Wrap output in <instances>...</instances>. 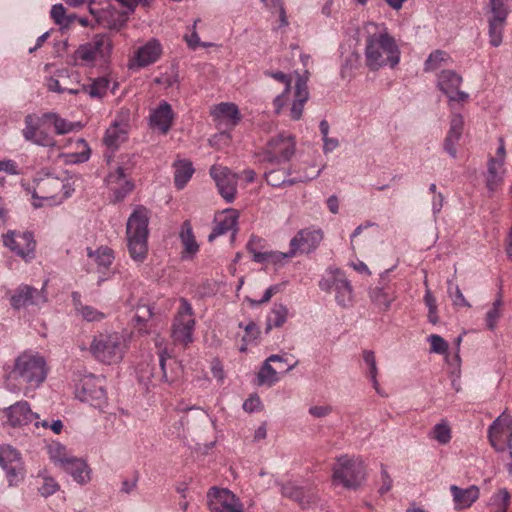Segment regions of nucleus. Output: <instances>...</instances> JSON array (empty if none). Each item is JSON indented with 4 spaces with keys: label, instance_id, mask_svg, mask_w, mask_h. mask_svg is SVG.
Listing matches in <instances>:
<instances>
[{
    "label": "nucleus",
    "instance_id": "f257e3e1",
    "mask_svg": "<svg viewBox=\"0 0 512 512\" xmlns=\"http://www.w3.org/2000/svg\"><path fill=\"white\" fill-rule=\"evenodd\" d=\"M400 57L398 42L384 23L370 22L364 26V58L369 70L395 68Z\"/></svg>",
    "mask_w": 512,
    "mask_h": 512
},
{
    "label": "nucleus",
    "instance_id": "f03ea898",
    "mask_svg": "<svg viewBox=\"0 0 512 512\" xmlns=\"http://www.w3.org/2000/svg\"><path fill=\"white\" fill-rule=\"evenodd\" d=\"M3 373L4 385L15 392L24 386V394L39 388L46 380L48 367L44 357L38 353L24 351L19 354L12 365H5Z\"/></svg>",
    "mask_w": 512,
    "mask_h": 512
},
{
    "label": "nucleus",
    "instance_id": "7ed1b4c3",
    "mask_svg": "<svg viewBox=\"0 0 512 512\" xmlns=\"http://www.w3.org/2000/svg\"><path fill=\"white\" fill-rule=\"evenodd\" d=\"M269 75L285 85L283 92L275 97L273 101L275 113L281 114L283 108L288 105L290 119L293 121L300 120L303 115L304 105L309 99L308 76H299L294 87H292L290 75L283 72H273Z\"/></svg>",
    "mask_w": 512,
    "mask_h": 512
},
{
    "label": "nucleus",
    "instance_id": "20e7f679",
    "mask_svg": "<svg viewBox=\"0 0 512 512\" xmlns=\"http://www.w3.org/2000/svg\"><path fill=\"white\" fill-rule=\"evenodd\" d=\"M149 221L150 211L137 205L126 222L127 249L136 264H142L148 256Z\"/></svg>",
    "mask_w": 512,
    "mask_h": 512
},
{
    "label": "nucleus",
    "instance_id": "39448f33",
    "mask_svg": "<svg viewBox=\"0 0 512 512\" xmlns=\"http://www.w3.org/2000/svg\"><path fill=\"white\" fill-rule=\"evenodd\" d=\"M114 44L107 34H97L71 54V64L77 67H106L111 62Z\"/></svg>",
    "mask_w": 512,
    "mask_h": 512
},
{
    "label": "nucleus",
    "instance_id": "423d86ee",
    "mask_svg": "<svg viewBox=\"0 0 512 512\" xmlns=\"http://www.w3.org/2000/svg\"><path fill=\"white\" fill-rule=\"evenodd\" d=\"M128 349V340L120 332L103 331L93 336L89 352L104 365H117L122 362Z\"/></svg>",
    "mask_w": 512,
    "mask_h": 512
},
{
    "label": "nucleus",
    "instance_id": "0eeeda50",
    "mask_svg": "<svg viewBox=\"0 0 512 512\" xmlns=\"http://www.w3.org/2000/svg\"><path fill=\"white\" fill-rule=\"evenodd\" d=\"M332 482L345 489L356 490L367 479V468L364 459L358 455H341L336 458L332 467Z\"/></svg>",
    "mask_w": 512,
    "mask_h": 512
},
{
    "label": "nucleus",
    "instance_id": "6e6552de",
    "mask_svg": "<svg viewBox=\"0 0 512 512\" xmlns=\"http://www.w3.org/2000/svg\"><path fill=\"white\" fill-rule=\"evenodd\" d=\"M75 189L69 180L47 177L36 183L32 192V205L35 208L52 207L63 203Z\"/></svg>",
    "mask_w": 512,
    "mask_h": 512
},
{
    "label": "nucleus",
    "instance_id": "1a4fd4ad",
    "mask_svg": "<svg viewBox=\"0 0 512 512\" xmlns=\"http://www.w3.org/2000/svg\"><path fill=\"white\" fill-rule=\"evenodd\" d=\"M22 136L27 142L37 146L57 147V141L51 132L47 113L26 115Z\"/></svg>",
    "mask_w": 512,
    "mask_h": 512
},
{
    "label": "nucleus",
    "instance_id": "9d476101",
    "mask_svg": "<svg viewBox=\"0 0 512 512\" xmlns=\"http://www.w3.org/2000/svg\"><path fill=\"white\" fill-rule=\"evenodd\" d=\"M75 396L80 401L89 403L95 408H105L108 403L105 378L94 374L81 376L75 386Z\"/></svg>",
    "mask_w": 512,
    "mask_h": 512
},
{
    "label": "nucleus",
    "instance_id": "9b49d317",
    "mask_svg": "<svg viewBox=\"0 0 512 512\" xmlns=\"http://www.w3.org/2000/svg\"><path fill=\"white\" fill-rule=\"evenodd\" d=\"M195 326L196 320L192 305L187 299L181 298L171 328L173 341L185 347L191 344L194 340Z\"/></svg>",
    "mask_w": 512,
    "mask_h": 512
},
{
    "label": "nucleus",
    "instance_id": "f8f14e48",
    "mask_svg": "<svg viewBox=\"0 0 512 512\" xmlns=\"http://www.w3.org/2000/svg\"><path fill=\"white\" fill-rule=\"evenodd\" d=\"M320 173L321 169L316 168L314 165L307 167L299 164L293 170L284 168L270 170L265 173V179L270 186L280 188L313 180Z\"/></svg>",
    "mask_w": 512,
    "mask_h": 512
},
{
    "label": "nucleus",
    "instance_id": "ddd939ff",
    "mask_svg": "<svg viewBox=\"0 0 512 512\" xmlns=\"http://www.w3.org/2000/svg\"><path fill=\"white\" fill-rule=\"evenodd\" d=\"M463 78L454 70L445 69L437 75L436 86L447 97L449 106L463 105L470 96L460 89Z\"/></svg>",
    "mask_w": 512,
    "mask_h": 512
},
{
    "label": "nucleus",
    "instance_id": "4468645a",
    "mask_svg": "<svg viewBox=\"0 0 512 512\" xmlns=\"http://www.w3.org/2000/svg\"><path fill=\"white\" fill-rule=\"evenodd\" d=\"M296 152V139L292 134L279 133L266 144L264 159L270 163L289 161Z\"/></svg>",
    "mask_w": 512,
    "mask_h": 512
},
{
    "label": "nucleus",
    "instance_id": "2eb2a0df",
    "mask_svg": "<svg viewBox=\"0 0 512 512\" xmlns=\"http://www.w3.org/2000/svg\"><path fill=\"white\" fill-rule=\"evenodd\" d=\"M2 239L3 245L24 261L30 262L35 258L36 241L31 232L10 230Z\"/></svg>",
    "mask_w": 512,
    "mask_h": 512
},
{
    "label": "nucleus",
    "instance_id": "dca6fc26",
    "mask_svg": "<svg viewBox=\"0 0 512 512\" xmlns=\"http://www.w3.org/2000/svg\"><path fill=\"white\" fill-rule=\"evenodd\" d=\"M122 7V11H117L114 7L102 9L100 13L90 7V12L96 18V21L108 29H120L127 21L128 14L132 13L140 0H115Z\"/></svg>",
    "mask_w": 512,
    "mask_h": 512
},
{
    "label": "nucleus",
    "instance_id": "f3484780",
    "mask_svg": "<svg viewBox=\"0 0 512 512\" xmlns=\"http://www.w3.org/2000/svg\"><path fill=\"white\" fill-rule=\"evenodd\" d=\"M207 505L211 512H245L241 500L226 488L212 487L207 493Z\"/></svg>",
    "mask_w": 512,
    "mask_h": 512
},
{
    "label": "nucleus",
    "instance_id": "a211bd4d",
    "mask_svg": "<svg viewBox=\"0 0 512 512\" xmlns=\"http://www.w3.org/2000/svg\"><path fill=\"white\" fill-rule=\"evenodd\" d=\"M488 437L491 445L497 451H503L506 447H512V415L503 412L498 416L488 429Z\"/></svg>",
    "mask_w": 512,
    "mask_h": 512
},
{
    "label": "nucleus",
    "instance_id": "6ab92c4d",
    "mask_svg": "<svg viewBox=\"0 0 512 512\" xmlns=\"http://www.w3.org/2000/svg\"><path fill=\"white\" fill-rule=\"evenodd\" d=\"M105 185L113 203L122 202L135 188L133 181L120 166L108 173L105 178Z\"/></svg>",
    "mask_w": 512,
    "mask_h": 512
},
{
    "label": "nucleus",
    "instance_id": "aec40b11",
    "mask_svg": "<svg viewBox=\"0 0 512 512\" xmlns=\"http://www.w3.org/2000/svg\"><path fill=\"white\" fill-rule=\"evenodd\" d=\"M210 176L223 199L232 203L237 194L238 175L225 166L213 165L210 168Z\"/></svg>",
    "mask_w": 512,
    "mask_h": 512
},
{
    "label": "nucleus",
    "instance_id": "412c9836",
    "mask_svg": "<svg viewBox=\"0 0 512 512\" xmlns=\"http://www.w3.org/2000/svg\"><path fill=\"white\" fill-rule=\"evenodd\" d=\"M323 238L324 233L320 228H303L290 240L291 254H310L319 247Z\"/></svg>",
    "mask_w": 512,
    "mask_h": 512
},
{
    "label": "nucleus",
    "instance_id": "4be33fe9",
    "mask_svg": "<svg viewBox=\"0 0 512 512\" xmlns=\"http://www.w3.org/2000/svg\"><path fill=\"white\" fill-rule=\"evenodd\" d=\"M0 466L6 471L11 486L23 479L24 468L20 454L10 445L0 446Z\"/></svg>",
    "mask_w": 512,
    "mask_h": 512
},
{
    "label": "nucleus",
    "instance_id": "5701e85b",
    "mask_svg": "<svg viewBox=\"0 0 512 512\" xmlns=\"http://www.w3.org/2000/svg\"><path fill=\"white\" fill-rule=\"evenodd\" d=\"M162 52L161 43L157 39H151L135 51L128 62V67L140 69L150 66L160 59Z\"/></svg>",
    "mask_w": 512,
    "mask_h": 512
},
{
    "label": "nucleus",
    "instance_id": "b1692460",
    "mask_svg": "<svg viewBox=\"0 0 512 512\" xmlns=\"http://www.w3.org/2000/svg\"><path fill=\"white\" fill-rule=\"evenodd\" d=\"M130 129L129 113L121 111L106 129L103 141L110 149H117L128 138Z\"/></svg>",
    "mask_w": 512,
    "mask_h": 512
},
{
    "label": "nucleus",
    "instance_id": "393cba45",
    "mask_svg": "<svg viewBox=\"0 0 512 512\" xmlns=\"http://www.w3.org/2000/svg\"><path fill=\"white\" fill-rule=\"evenodd\" d=\"M44 282L41 290H37L29 285L20 286L10 298L13 308L21 309L29 305H43L47 302L46 285Z\"/></svg>",
    "mask_w": 512,
    "mask_h": 512
},
{
    "label": "nucleus",
    "instance_id": "a878e982",
    "mask_svg": "<svg viewBox=\"0 0 512 512\" xmlns=\"http://www.w3.org/2000/svg\"><path fill=\"white\" fill-rule=\"evenodd\" d=\"M213 122L219 128L232 129L241 120L238 106L232 102H221L210 109Z\"/></svg>",
    "mask_w": 512,
    "mask_h": 512
},
{
    "label": "nucleus",
    "instance_id": "bb28decb",
    "mask_svg": "<svg viewBox=\"0 0 512 512\" xmlns=\"http://www.w3.org/2000/svg\"><path fill=\"white\" fill-rule=\"evenodd\" d=\"M262 242V239L255 237L251 238L247 245L248 251L252 254L253 260L257 263L283 265L289 259L295 257L294 254H291V248L288 252L273 250L261 252L258 248L261 247Z\"/></svg>",
    "mask_w": 512,
    "mask_h": 512
},
{
    "label": "nucleus",
    "instance_id": "cd10ccee",
    "mask_svg": "<svg viewBox=\"0 0 512 512\" xmlns=\"http://www.w3.org/2000/svg\"><path fill=\"white\" fill-rule=\"evenodd\" d=\"M7 423L14 428H21L31 424L38 418L27 401L21 400L10 405L4 410Z\"/></svg>",
    "mask_w": 512,
    "mask_h": 512
},
{
    "label": "nucleus",
    "instance_id": "c85d7f7f",
    "mask_svg": "<svg viewBox=\"0 0 512 512\" xmlns=\"http://www.w3.org/2000/svg\"><path fill=\"white\" fill-rule=\"evenodd\" d=\"M174 112L171 105L166 101H161L157 107L152 109L149 114V126L153 131L160 134H167L172 127Z\"/></svg>",
    "mask_w": 512,
    "mask_h": 512
},
{
    "label": "nucleus",
    "instance_id": "c756f323",
    "mask_svg": "<svg viewBox=\"0 0 512 512\" xmlns=\"http://www.w3.org/2000/svg\"><path fill=\"white\" fill-rule=\"evenodd\" d=\"M238 212L235 209H225L215 217V227L209 235V241L214 240L216 237L226 234L229 231H235L238 220Z\"/></svg>",
    "mask_w": 512,
    "mask_h": 512
},
{
    "label": "nucleus",
    "instance_id": "7c9ffc66",
    "mask_svg": "<svg viewBox=\"0 0 512 512\" xmlns=\"http://www.w3.org/2000/svg\"><path fill=\"white\" fill-rule=\"evenodd\" d=\"M450 492L452 494L454 507L456 510L471 507L480 495V490L475 485H471L467 488H460L457 485H451Z\"/></svg>",
    "mask_w": 512,
    "mask_h": 512
},
{
    "label": "nucleus",
    "instance_id": "2f4dec72",
    "mask_svg": "<svg viewBox=\"0 0 512 512\" xmlns=\"http://www.w3.org/2000/svg\"><path fill=\"white\" fill-rule=\"evenodd\" d=\"M463 126L464 120L462 115L454 114L451 117L450 127L444 142V149L452 158L457 156L456 145L461 138Z\"/></svg>",
    "mask_w": 512,
    "mask_h": 512
},
{
    "label": "nucleus",
    "instance_id": "473e14b6",
    "mask_svg": "<svg viewBox=\"0 0 512 512\" xmlns=\"http://www.w3.org/2000/svg\"><path fill=\"white\" fill-rule=\"evenodd\" d=\"M180 241L183 245L181 257L184 260L193 259L199 251V244L197 243L193 234L192 226L189 221H185L179 233Z\"/></svg>",
    "mask_w": 512,
    "mask_h": 512
},
{
    "label": "nucleus",
    "instance_id": "72a5a7b5",
    "mask_svg": "<svg viewBox=\"0 0 512 512\" xmlns=\"http://www.w3.org/2000/svg\"><path fill=\"white\" fill-rule=\"evenodd\" d=\"M62 470L70 474L78 484L84 485L91 480V469L83 459L71 458Z\"/></svg>",
    "mask_w": 512,
    "mask_h": 512
},
{
    "label": "nucleus",
    "instance_id": "f704fd0d",
    "mask_svg": "<svg viewBox=\"0 0 512 512\" xmlns=\"http://www.w3.org/2000/svg\"><path fill=\"white\" fill-rule=\"evenodd\" d=\"M286 360L279 355L269 356L261 366L257 374L258 385L272 386L278 382L279 377L277 371L271 366V362H285Z\"/></svg>",
    "mask_w": 512,
    "mask_h": 512
},
{
    "label": "nucleus",
    "instance_id": "c9c22d12",
    "mask_svg": "<svg viewBox=\"0 0 512 512\" xmlns=\"http://www.w3.org/2000/svg\"><path fill=\"white\" fill-rule=\"evenodd\" d=\"M87 256L100 271L108 269L115 259L113 249L108 246H100L95 250L87 248Z\"/></svg>",
    "mask_w": 512,
    "mask_h": 512
},
{
    "label": "nucleus",
    "instance_id": "e433bc0d",
    "mask_svg": "<svg viewBox=\"0 0 512 512\" xmlns=\"http://www.w3.org/2000/svg\"><path fill=\"white\" fill-rule=\"evenodd\" d=\"M50 128L54 129L55 134L65 135L72 132H78L83 128L81 122H71L62 118L54 112H47Z\"/></svg>",
    "mask_w": 512,
    "mask_h": 512
},
{
    "label": "nucleus",
    "instance_id": "4c0bfd02",
    "mask_svg": "<svg viewBox=\"0 0 512 512\" xmlns=\"http://www.w3.org/2000/svg\"><path fill=\"white\" fill-rule=\"evenodd\" d=\"M174 183L178 189H183L194 174V167L187 159H178L173 163Z\"/></svg>",
    "mask_w": 512,
    "mask_h": 512
},
{
    "label": "nucleus",
    "instance_id": "58836bf2",
    "mask_svg": "<svg viewBox=\"0 0 512 512\" xmlns=\"http://www.w3.org/2000/svg\"><path fill=\"white\" fill-rule=\"evenodd\" d=\"M504 164L500 161H488L486 184L490 191H495L503 181Z\"/></svg>",
    "mask_w": 512,
    "mask_h": 512
},
{
    "label": "nucleus",
    "instance_id": "ea45409f",
    "mask_svg": "<svg viewBox=\"0 0 512 512\" xmlns=\"http://www.w3.org/2000/svg\"><path fill=\"white\" fill-rule=\"evenodd\" d=\"M363 362L367 367V375L377 393H380V384L378 381V367L375 352L372 350H363Z\"/></svg>",
    "mask_w": 512,
    "mask_h": 512
},
{
    "label": "nucleus",
    "instance_id": "a19ab883",
    "mask_svg": "<svg viewBox=\"0 0 512 512\" xmlns=\"http://www.w3.org/2000/svg\"><path fill=\"white\" fill-rule=\"evenodd\" d=\"M288 318V308L283 304H274L267 316L266 329L279 328L284 325Z\"/></svg>",
    "mask_w": 512,
    "mask_h": 512
},
{
    "label": "nucleus",
    "instance_id": "79ce46f5",
    "mask_svg": "<svg viewBox=\"0 0 512 512\" xmlns=\"http://www.w3.org/2000/svg\"><path fill=\"white\" fill-rule=\"evenodd\" d=\"M281 493L283 496L298 502L302 506L309 502L307 491L291 481L281 485Z\"/></svg>",
    "mask_w": 512,
    "mask_h": 512
},
{
    "label": "nucleus",
    "instance_id": "37998d69",
    "mask_svg": "<svg viewBox=\"0 0 512 512\" xmlns=\"http://www.w3.org/2000/svg\"><path fill=\"white\" fill-rule=\"evenodd\" d=\"M111 89V81L107 77H99L90 85H84L82 90L91 98H103Z\"/></svg>",
    "mask_w": 512,
    "mask_h": 512
},
{
    "label": "nucleus",
    "instance_id": "c03bdc74",
    "mask_svg": "<svg viewBox=\"0 0 512 512\" xmlns=\"http://www.w3.org/2000/svg\"><path fill=\"white\" fill-rule=\"evenodd\" d=\"M48 454L51 461L61 469L73 458L72 454L60 443H53L48 447Z\"/></svg>",
    "mask_w": 512,
    "mask_h": 512
},
{
    "label": "nucleus",
    "instance_id": "a18cd8bd",
    "mask_svg": "<svg viewBox=\"0 0 512 512\" xmlns=\"http://www.w3.org/2000/svg\"><path fill=\"white\" fill-rule=\"evenodd\" d=\"M429 437L441 445H446L451 441L452 431L447 420H441L429 432Z\"/></svg>",
    "mask_w": 512,
    "mask_h": 512
},
{
    "label": "nucleus",
    "instance_id": "49530a36",
    "mask_svg": "<svg viewBox=\"0 0 512 512\" xmlns=\"http://www.w3.org/2000/svg\"><path fill=\"white\" fill-rule=\"evenodd\" d=\"M336 301L342 307L349 306L353 301V289L350 282L343 278L337 280L336 284Z\"/></svg>",
    "mask_w": 512,
    "mask_h": 512
},
{
    "label": "nucleus",
    "instance_id": "de8ad7c7",
    "mask_svg": "<svg viewBox=\"0 0 512 512\" xmlns=\"http://www.w3.org/2000/svg\"><path fill=\"white\" fill-rule=\"evenodd\" d=\"M239 327L245 332L242 337L243 344L240 346V351L245 352L247 350V346L259 338L260 329L252 320L248 321L246 324L240 323Z\"/></svg>",
    "mask_w": 512,
    "mask_h": 512
},
{
    "label": "nucleus",
    "instance_id": "09e8293b",
    "mask_svg": "<svg viewBox=\"0 0 512 512\" xmlns=\"http://www.w3.org/2000/svg\"><path fill=\"white\" fill-rule=\"evenodd\" d=\"M76 314L87 322H100L105 318V314L97 308L89 305H83L80 302L75 307Z\"/></svg>",
    "mask_w": 512,
    "mask_h": 512
},
{
    "label": "nucleus",
    "instance_id": "8fccbe9b",
    "mask_svg": "<svg viewBox=\"0 0 512 512\" xmlns=\"http://www.w3.org/2000/svg\"><path fill=\"white\" fill-rule=\"evenodd\" d=\"M450 61V56L443 51L436 50L432 52L424 64L425 72H433Z\"/></svg>",
    "mask_w": 512,
    "mask_h": 512
},
{
    "label": "nucleus",
    "instance_id": "3c124183",
    "mask_svg": "<svg viewBox=\"0 0 512 512\" xmlns=\"http://www.w3.org/2000/svg\"><path fill=\"white\" fill-rule=\"evenodd\" d=\"M512 6V0H491L490 1V12L489 18L506 21V18L510 12Z\"/></svg>",
    "mask_w": 512,
    "mask_h": 512
},
{
    "label": "nucleus",
    "instance_id": "603ef678",
    "mask_svg": "<svg viewBox=\"0 0 512 512\" xmlns=\"http://www.w3.org/2000/svg\"><path fill=\"white\" fill-rule=\"evenodd\" d=\"M424 284L426 286V291L424 294V303L428 309V321L431 324L436 325L439 322L436 298L433 296L431 290L428 288L427 279H425Z\"/></svg>",
    "mask_w": 512,
    "mask_h": 512
},
{
    "label": "nucleus",
    "instance_id": "864d4df0",
    "mask_svg": "<svg viewBox=\"0 0 512 512\" xmlns=\"http://www.w3.org/2000/svg\"><path fill=\"white\" fill-rule=\"evenodd\" d=\"M75 144H76L77 148L79 149V151L76 153L66 154L65 156L67 158V161H69L71 163L86 162L90 158V155H91V150H90L89 145L82 138L77 139Z\"/></svg>",
    "mask_w": 512,
    "mask_h": 512
},
{
    "label": "nucleus",
    "instance_id": "5fc2aeb1",
    "mask_svg": "<svg viewBox=\"0 0 512 512\" xmlns=\"http://www.w3.org/2000/svg\"><path fill=\"white\" fill-rule=\"evenodd\" d=\"M489 41L494 47L502 43V33L506 21L489 18Z\"/></svg>",
    "mask_w": 512,
    "mask_h": 512
},
{
    "label": "nucleus",
    "instance_id": "6e6d98bb",
    "mask_svg": "<svg viewBox=\"0 0 512 512\" xmlns=\"http://www.w3.org/2000/svg\"><path fill=\"white\" fill-rule=\"evenodd\" d=\"M341 274L338 268H328L325 276L319 281L320 289L326 292H330L333 288L336 289L337 280L343 279L340 277Z\"/></svg>",
    "mask_w": 512,
    "mask_h": 512
},
{
    "label": "nucleus",
    "instance_id": "4d7b16f0",
    "mask_svg": "<svg viewBox=\"0 0 512 512\" xmlns=\"http://www.w3.org/2000/svg\"><path fill=\"white\" fill-rule=\"evenodd\" d=\"M50 14L54 22L62 28H67L72 24V16L66 15V10L62 4L53 5Z\"/></svg>",
    "mask_w": 512,
    "mask_h": 512
},
{
    "label": "nucleus",
    "instance_id": "13d9d810",
    "mask_svg": "<svg viewBox=\"0 0 512 512\" xmlns=\"http://www.w3.org/2000/svg\"><path fill=\"white\" fill-rule=\"evenodd\" d=\"M501 307H502V299L498 297L491 309L486 314V326L489 330H494L497 326V323L501 317Z\"/></svg>",
    "mask_w": 512,
    "mask_h": 512
},
{
    "label": "nucleus",
    "instance_id": "bf43d9fd",
    "mask_svg": "<svg viewBox=\"0 0 512 512\" xmlns=\"http://www.w3.org/2000/svg\"><path fill=\"white\" fill-rule=\"evenodd\" d=\"M427 340L430 344V352L441 355L447 354L449 345L443 337L437 334H431Z\"/></svg>",
    "mask_w": 512,
    "mask_h": 512
},
{
    "label": "nucleus",
    "instance_id": "052dcab7",
    "mask_svg": "<svg viewBox=\"0 0 512 512\" xmlns=\"http://www.w3.org/2000/svg\"><path fill=\"white\" fill-rule=\"evenodd\" d=\"M153 317V308L147 304H141L136 307L135 322L139 326L145 324Z\"/></svg>",
    "mask_w": 512,
    "mask_h": 512
},
{
    "label": "nucleus",
    "instance_id": "680f3d73",
    "mask_svg": "<svg viewBox=\"0 0 512 512\" xmlns=\"http://www.w3.org/2000/svg\"><path fill=\"white\" fill-rule=\"evenodd\" d=\"M494 504L497 505L496 512H507L510 503V494L507 489H500L493 496Z\"/></svg>",
    "mask_w": 512,
    "mask_h": 512
},
{
    "label": "nucleus",
    "instance_id": "e2e57ef3",
    "mask_svg": "<svg viewBox=\"0 0 512 512\" xmlns=\"http://www.w3.org/2000/svg\"><path fill=\"white\" fill-rule=\"evenodd\" d=\"M60 486L57 481L49 476L43 477V483L38 488L40 494L44 497H48L59 490Z\"/></svg>",
    "mask_w": 512,
    "mask_h": 512
},
{
    "label": "nucleus",
    "instance_id": "0e129e2a",
    "mask_svg": "<svg viewBox=\"0 0 512 512\" xmlns=\"http://www.w3.org/2000/svg\"><path fill=\"white\" fill-rule=\"evenodd\" d=\"M373 301L384 310H388L394 298L390 297L383 289H377L374 291Z\"/></svg>",
    "mask_w": 512,
    "mask_h": 512
},
{
    "label": "nucleus",
    "instance_id": "69168bd1",
    "mask_svg": "<svg viewBox=\"0 0 512 512\" xmlns=\"http://www.w3.org/2000/svg\"><path fill=\"white\" fill-rule=\"evenodd\" d=\"M263 408L260 397L256 394L251 395L243 403V409L248 413L260 411Z\"/></svg>",
    "mask_w": 512,
    "mask_h": 512
},
{
    "label": "nucleus",
    "instance_id": "338daca9",
    "mask_svg": "<svg viewBox=\"0 0 512 512\" xmlns=\"http://www.w3.org/2000/svg\"><path fill=\"white\" fill-rule=\"evenodd\" d=\"M199 22L198 19H196L193 23V26H192V31H191V34L190 35H186L185 36V41L187 43V45L191 48V49H196L200 46H204L206 47L207 45L206 44H203L200 42V38L196 32V25L197 23Z\"/></svg>",
    "mask_w": 512,
    "mask_h": 512
},
{
    "label": "nucleus",
    "instance_id": "774afa93",
    "mask_svg": "<svg viewBox=\"0 0 512 512\" xmlns=\"http://www.w3.org/2000/svg\"><path fill=\"white\" fill-rule=\"evenodd\" d=\"M155 83L161 84L166 88L172 87L177 83V75L174 72L162 74L155 79Z\"/></svg>",
    "mask_w": 512,
    "mask_h": 512
}]
</instances>
